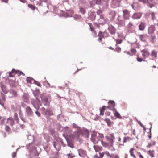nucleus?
I'll use <instances>...</instances> for the list:
<instances>
[{
    "label": "nucleus",
    "mask_w": 158,
    "mask_h": 158,
    "mask_svg": "<svg viewBox=\"0 0 158 158\" xmlns=\"http://www.w3.org/2000/svg\"><path fill=\"white\" fill-rule=\"evenodd\" d=\"M145 27V23L141 22L139 26V29L141 31L143 30Z\"/></svg>",
    "instance_id": "nucleus-16"
},
{
    "label": "nucleus",
    "mask_w": 158,
    "mask_h": 158,
    "mask_svg": "<svg viewBox=\"0 0 158 158\" xmlns=\"http://www.w3.org/2000/svg\"><path fill=\"white\" fill-rule=\"evenodd\" d=\"M151 40L152 42H154L156 40V36L155 35H152L151 36Z\"/></svg>",
    "instance_id": "nucleus-38"
},
{
    "label": "nucleus",
    "mask_w": 158,
    "mask_h": 158,
    "mask_svg": "<svg viewBox=\"0 0 158 158\" xmlns=\"http://www.w3.org/2000/svg\"><path fill=\"white\" fill-rule=\"evenodd\" d=\"M67 144L68 146L72 148H74V146L73 144L71 142H69L68 140H67Z\"/></svg>",
    "instance_id": "nucleus-41"
},
{
    "label": "nucleus",
    "mask_w": 158,
    "mask_h": 158,
    "mask_svg": "<svg viewBox=\"0 0 158 158\" xmlns=\"http://www.w3.org/2000/svg\"><path fill=\"white\" fill-rule=\"evenodd\" d=\"M121 17L119 16L118 18V21H119V23L123 25H125V22L124 20L121 19Z\"/></svg>",
    "instance_id": "nucleus-27"
},
{
    "label": "nucleus",
    "mask_w": 158,
    "mask_h": 158,
    "mask_svg": "<svg viewBox=\"0 0 158 158\" xmlns=\"http://www.w3.org/2000/svg\"><path fill=\"white\" fill-rule=\"evenodd\" d=\"M138 5L137 3L134 2L133 4L131 5L133 9H134L135 10H137L138 9V8L136 7V6Z\"/></svg>",
    "instance_id": "nucleus-36"
},
{
    "label": "nucleus",
    "mask_w": 158,
    "mask_h": 158,
    "mask_svg": "<svg viewBox=\"0 0 158 158\" xmlns=\"http://www.w3.org/2000/svg\"><path fill=\"white\" fill-rule=\"evenodd\" d=\"M34 95L35 96H37L39 94V91L38 90H35L33 92Z\"/></svg>",
    "instance_id": "nucleus-43"
},
{
    "label": "nucleus",
    "mask_w": 158,
    "mask_h": 158,
    "mask_svg": "<svg viewBox=\"0 0 158 158\" xmlns=\"http://www.w3.org/2000/svg\"><path fill=\"white\" fill-rule=\"evenodd\" d=\"M71 136L72 138L77 139L79 136V133L77 131L75 132L73 134H72Z\"/></svg>",
    "instance_id": "nucleus-17"
},
{
    "label": "nucleus",
    "mask_w": 158,
    "mask_h": 158,
    "mask_svg": "<svg viewBox=\"0 0 158 158\" xmlns=\"http://www.w3.org/2000/svg\"><path fill=\"white\" fill-rule=\"evenodd\" d=\"M123 17L126 20L129 19L130 16V12L127 10H125L123 11Z\"/></svg>",
    "instance_id": "nucleus-3"
},
{
    "label": "nucleus",
    "mask_w": 158,
    "mask_h": 158,
    "mask_svg": "<svg viewBox=\"0 0 158 158\" xmlns=\"http://www.w3.org/2000/svg\"><path fill=\"white\" fill-rule=\"evenodd\" d=\"M13 71L15 72V74H17L18 76H20L21 75L25 76V74L22 71L18 70H16L14 68L13 69Z\"/></svg>",
    "instance_id": "nucleus-13"
},
{
    "label": "nucleus",
    "mask_w": 158,
    "mask_h": 158,
    "mask_svg": "<svg viewBox=\"0 0 158 158\" xmlns=\"http://www.w3.org/2000/svg\"><path fill=\"white\" fill-rule=\"evenodd\" d=\"M28 7L31 9L32 10H35V6L31 4H28L27 5Z\"/></svg>",
    "instance_id": "nucleus-34"
},
{
    "label": "nucleus",
    "mask_w": 158,
    "mask_h": 158,
    "mask_svg": "<svg viewBox=\"0 0 158 158\" xmlns=\"http://www.w3.org/2000/svg\"><path fill=\"white\" fill-rule=\"evenodd\" d=\"M16 155V153L15 152H14L12 154V157L13 158H15Z\"/></svg>",
    "instance_id": "nucleus-57"
},
{
    "label": "nucleus",
    "mask_w": 158,
    "mask_h": 158,
    "mask_svg": "<svg viewBox=\"0 0 158 158\" xmlns=\"http://www.w3.org/2000/svg\"><path fill=\"white\" fill-rule=\"evenodd\" d=\"M135 149L133 148H132L130 149L129 151V152L131 156L134 158H136V156L134 154V151Z\"/></svg>",
    "instance_id": "nucleus-20"
},
{
    "label": "nucleus",
    "mask_w": 158,
    "mask_h": 158,
    "mask_svg": "<svg viewBox=\"0 0 158 158\" xmlns=\"http://www.w3.org/2000/svg\"><path fill=\"white\" fill-rule=\"evenodd\" d=\"M111 34H114L116 32V30L115 28L113 26L110 27L108 28Z\"/></svg>",
    "instance_id": "nucleus-14"
},
{
    "label": "nucleus",
    "mask_w": 158,
    "mask_h": 158,
    "mask_svg": "<svg viewBox=\"0 0 158 158\" xmlns=\"http://www.w3.org/2000/svg\"><path fill=\"white\" fill-rule=\"evenodd\" d=\"M149 15L151 17L152 19L154 20L156 19V13L154 12H151L149 14Z\"/></svg>",
    "instance_id": "nucleus-26"
},
{
    "label": "nucleus",
    "mask_w": 158,
    "mask_h": 158,
    "mask_svg": "<svg viewBox=\"0 0 158 158\" xmlns=\"http://www.w3.org/2000/svg\"><path fill=\"white\" fill-rule=\"evenodd\" d=\"M155 143L154 142H153V144H149L147 146V147L148 148H150V147H152V146L153 145H155Z\"/></svg>",
    "instance_id": "nucleus-56"
},
{
    "label": "nucleus",
    "mask_w": 158,
    "mask_h": 158,
    "mask_svg": "<svg viewBox=\"0 0 158 158\" xmlns=\"http://www.w3.org/2000/svg\"><path fill=\"white\" fill-rule=\"evenodd\" d=\"M102 13V11L101 10H98L97 11V13L98 15H100Z\"/></svg>",
    "instance_id": "nucleus-59"
},
{
    "label": "nucleus",
    "mask_w": 158,
    "mask_h": 158,
    "mask_svg": "<svg viewBox=\"0 0 158 158\" xmlns=\"http://www.w3.org/2000/svg\"><path fill=\"white\" fill-rule=\"evenodd\" d=\"M157 52L155 50L152 51L151 53V56L153 58H156L157 57Z\"/></svg>",
    "instance_id": "nucleus-15"
},
{
    "label": "nucleus",
    "mask_w": 158,
    "mask_h": 158,
    "mask_svg": "<svg viewBox=\"0 0 158 158\" xmlns=\"http://www.w3.org/2000/svg\"><path fill=\"white\" fill-rule=\"evenodd\" d=\"M120 1L118 0H112V4L115 6L118 7L120 6Z\"/></svg>",
    "instance_id": "nucleus-18"
},
{
    "label": "nucleus",
    "mask_w": 158,
    "mask_h": 158,
    "mask_svg": "<svg viewBox=\"0 0 158 158\" xmlns=\"http://www.w3.org/2000/svg\"><path fill=\"white\" fill-rule=\"evenodd\" d=\"M14 120L17 122V123H19V118L18 114L17 113H15L14 114Z\"/></svg>",
    "instance_id": "nucleus-30"
},
{
    "label": "nucleus",
    "mask_w": 158,
    "mask_h": 158,
    "mask_svg": "<svg viewBox=\"0 0 158 158\" xmlns=\"http://www.w3.org/2000/svg\"><path fill=\"white\" fill-rule=\"evenodd\" d=\"M98 36L99 38H103L104 37L103 32H102V31H100L99 32V34L98 35Z\"/></svg>",
    "instance_id": "nucleus-45"
},
{
    "label": "nucleus",
    "mask_w": 158,
    "mask_h": 158,
    "mask_svg": "<svg viewBox=\"0 0 158 158\" xmlns=\"http://www.w3.org/2000/svg\"><path fill=\"white\" fill-rule=\"evenodd\" d=\"M94 148L96 152H98L101 150L102 148V147L98 146L97 145H94Z\"/></svg>",
    "instance_id": "nucleus-29"
},
{
    "label": "nucleus",
    "mask_w": 158,
    "mask_h": 158,
    "mask_svg": "<svg viewBox=\"0 0 158 158\" xmlns=\"http://www.w3.org/2000/svg\"><path fill=\"white\" fill-rule=\"evenodd\" d=\"M5 128L6 131L7 132H10L11 130L10 127L8 125H6Z\"/></svg>",
    "instance_id": "nucleus-42"
},
{
    "label": "nucleus",
    "mask_w": 158,
    "mask_h": 158,
    "mask_svg": "<svg viewBox=\"0 0 158 158\" xmlns=\"http://www.w3.org/2000/svg\"><path fill=\"white\" fill-rule=\"evenodd\" d=\"M124 52L126 53L128 55H129L131 56H132V54L129 51H125Z\"/></svg>",
    "instance_id": "nucleus-58"
},
{
    "label": "nucleus",
    "mask_w": 158,
    "mask_h": 158,
    "mask_svg": "<svg viewBox=\"0 0 158 158\" xmlns=\"http://www.w3.org/2000/svg\"><path fill=\"white\" fill-rule=\"evenodd\" d=\"M101 143L103 146L105 147H106L109 146V143L105 141L102 140Z\"/></svg>",
    "instance_id": "nucleus-35"
},
{
    "label": "nucleus",
    "mask_w": 158,
    "mask_h": 158,
    "mask_svg": "<svg viewBox=\"0 0 158 158\" xmlns=\"http://www.w3.org/2000/svg\"><path fill=\"white\" fill-rule=\"evenodd\" d=\"M141 52L142 53V56L144 58L148 57L150 55L149 51L146 49L141 50Z\"/></svg>",
    "instance_id": "nucleus-5"
},
{
    "label": "nucleus",
    "mask_w": 158,
    "mask_h": 158,
    "mask_svg": "<svg viewBox=\"0 0 158 158\" xmlns=\"http://www.w3.org/2000/svg\"><path fill=\"white\" fill-rule=\"evenodd\" d=\"M116 45L117 44H121L122 42V40L121 39H117L116 40Z\"/></svg>",
    "instance_id": "nucleus-50"
},
{
    "label": "nucleus",
    "mask_w": 158,
    "mask_h": 158,
    "mask_svg": "<svg viewBox=\"0 0 158 158\" xmlns=\"http://www.w3.org/2000/svg\"><path fill=\"white\" fill-rule=\"evenodd\" d=\"M114 50L118 52H119L121 51V48L119 46L117 47Z\"/></svg>",
    "instance_id": "nucleus-44"
},
{
    "label": "nucleus",
    "mask_w": 158,
    "mask_h": 158,
    "mask_svg": "<svg viewBox=\"0 0 158 158\" xmlns=\"http://www.w3.org/2000/svg\"><path fill=\"white\" fill-rule=\"evenodd\" d=\"M105 137L106 140L110 143L111 145H112L115 139L114 134H110L108 136H106Z\"/></svg>",
    "instance_id": "nucleus-1"
},
{
    "label": "nucleus",
    "mask_w": 158,
    "mask_h": 158,
    "mask_svg": "<svg viewBox=\"0 0 158 158\" xmlns=\"http://www.w3.org/2000/svg\"><path fill=\"white\" fill-rule=\"evenodd\" d=\"M53 145L55 148L57 150H58L60 149V146L58 142H54Z\"/></svg>",
    "instance_id": "nucleus-23"
},
{
    "label": "nucleus",
    "mask_w": 158,
    "mask_h": 158,
    "mask_svg": "<svg viewBox=\"0 0 158 158\" xmlns=\"http://www.w3.org/2000/svg\"><path fill=\"white\" fill-rule=\"evenodd\" d=\"M7 123L9 124L11 126H13L15 124L14 120L13 118L11 117H10L7 119Z\"/></svg>",
    "instance_id": "nucleus-10"
},
{
    "label": "nucleus",
    "mask_w": 158,
    "mask_h": 158,
    "mask_svg": "<svg viewBox=\"0 0 158 158\" xmlns=\"http://www.w3.org/2000/svg\"><path fill=\"white\" fill-rule=\"evenodd\" d=\"M155 30V26L154 25H151L148 28V33L150 34H153Z\"/></svg>",
    "instance_id": "nucleus-4"
},
{
    "label": "nucleus",
    "mask_w": 158,
    "mask_h": 158,
    "mask_svg": "<svg viewBox=\"0 0 158 158\" xmlns=\"http://www.w3.org/2000/svg\"><path fill=\"white\" fill-rule=\"evenodd\" d=\"M104 121L106 122L108 126L109 127L111 126L112 124L114 123V122H111L109 119L106 118L105 119Z\"/></svg>",
    "instance_id": "nucleus-22"
},
{
    "label": "nucleus",
    "mask_w": 158,
    "mask_h": 158,
    "mask_svg": "<svg viewBox=\"0 0 158 158\" xmlns=\"http://www.w3.org/2000/svg\"><path fill=\"white\" fill-rule=\"evenodd\" d=\"M131 53L132 54V55L135 54L136 52V49H135V48L131 49Z\"/></svg>",
    "instance_id": "nucleus-47"
},
{
    "label": "nucleus",
    "mask_w": 158,
    "mask_h": 158,
    "mask_svg": "<svg viewBox=\"0 0 158 158\" xmlns=\"http://www.w3.org/2000/svg\"><path fill=\"white\" fill-rule=\"evenodd\" d=\"M142 15V14L140 12L135 13H134L132 16V18L133 19H140Z\"/></svg>",
    "instance_id": "nucleus-7"
},
{
    "label": "nucleus",
    "mask_w": 158,
    "mask_h": 158,
    "mask_svg": "<svg viewBox=\"0 0 158 158\" xmlns=\"http://www.w3.org/2000/svg\"><path fill=\"white\" fill-rule=\"evenodd\" d=\"M42 110L44 113L45 115L47 116H50L53 115V113L52 111L49 110H45L44 108H42Z\"/></svg>",
    "instance_id": "nucleus-2"
},
{
    "label": "nucleus",
    "mask_w": 158,
    "mask_h": 158,
    "mask_svg": "<svg viewBox=\"0 0 158 158\" xmlns=\"http://www.w3.org/2000/svg\"><path fill=\"white\" fill-rule=\"evenodd\" d=\"M80 12L82 14H84L85 13V9L82 7H80Z\"/></svg>",
    "instance_id": "nucleus-37"
},
{
    "label": "nucleus",
    "mask_w": 158,
    "mask_h": 158,
    "mask_svg": "<svg viewBox=\"0 0 158 158\" xmlns=\"http://www.w3.org/2000/svg\"><path fill=\"white\" fill-rule=\"evenodd\" d=\"M36 2V5L40 6L42 5V2L47 3L48 2V0H39Z\"/></svg>",
    "instance_id": "nucleus-21"
},
{
    "label": "nucleus",
    "mask_w": 158,
    "mask_h": 158,
    "mask_svg": "<svg viewBox=\"0 0 158 158\" xmlns=\"http://www.w3.org/2000/svg\"><path fill=\"white\" fill-rule=\"evenodd\" d=\"M132 26L133 25L131 23H129L127 25V27L128 28H131Z\"/></svg>",
    "instance_id": "nucleus-63"
},
{
    "label": "nucleus",
    "mask_w": 158,
    "mask_h": 158,
    "mask_svg": "<svg viewBox=\"0 0 158 158\" xmlns=\"http://www.w3.org/2000/svg\"><path fill=\"white\" fill-rule=\"evenodd\" d=\"M103 35L104 37H107L109 36V35L107 32H103Z\"/></svg>",
    "instance_id": "nucleus-52"
},
{
    "label": "nucleus",
    "mask_w": 158,
    "mask_h": 158,
    "mask_svg": "<svg viewBox=\"0 0 158 158\" xmlns=\"http://www.w3.org/2000/svg\"><path fill=\"white\" fill-rule=\"evenodd\" d=\"M118 141L119 145H124V143H123V141H121V138L120 137H119Z\"/></svg>",
    "instance_id": "nucleus-46"
},
{
    "label": "nucleus",
    "mask_w": 158,
    "mask_h": 158,
    "mask_svg": "<svg viewBox=\"0 0 158 158\" xmlns=\"http://www.w3.org/2000/svg\"><path fill=\"white\" fill-rule=\"evenodd\" d=\"M5 96L4 95L2 96V99L0 98V104L2 106H4V103L3 101H5Z\"/></svg>",
    "instance_id": "nucleus-28"
},
{
    "label": "nucleus",
    "mask_w": 158,
    "mask_h": 158,
    "mask_svg": "<svg viewBox=\"0 0 158 158\" xmlns=\"http://www.w3.org/2000/svg\"><path fill=\"white\" fill-rule=\"evenodd\" d=\"M154 151L149 150L148 151V153H149V155H150V156L151 157H154Z\"/></svg>",
    "instance_id": "nucleus-40"
},
{
    "label": "nucleus",
    "mask_w": 158,
    "mask_h": 158,
    "mask_svg": "<svg viewBox=\"0 0 158 158\" xmlns=\"http://www.w3.org/2000/svg\"><path fill=\"white\" fill-rule=\"evenodd\" d=\"M78 152L79 156L81 157H85L87 156L86 152L82 149H78Z\"/></svg>",
    "instance_id": "nucleus-6"
},
{
    "label": "nucleus",
    "mask_w": 158,
    "mask_h": 158,
    "mask_svg": "<svg viewBox=\"0 0 158 158\" xmlns=\"http://www.w3.org/2000/svg\"><path fill=\"white\" fill-rule=\"evenodd\" d=\"M137 156L139 157V158H144L143 156L140 152H137Z\"/></svg>",
    "instance_id": "nucleus-49"
},
{
    "label": "nucleus",
    "mask_w": 158,
    "mask_h": 158,
    "mask_svg": "<svg viewBox=\"0 0 158 158\" xmlns=\"http://www.w3.org/2000/svg\"><path fill=\"white\" fill-rule=\"evenodd\" d=\"M105 154V153H104V152H102V153H101V152H100L99 153V155H100V156L102 158V157H103L104 155Z\"/></svg>",
    "instance_id": "nucleus-62"
},
{
    "label": "nucleus",
    "mask_w": 158,
    "mask_h": 158,
    "mask_svg": "<svg viewBox=\"0 0 158 158\" xmlns=\"http://www.w3.org/2000/svg\"><path fill=\"white\" fill-rule=\"evenodd\" d=\"M146 3H147V6L149 8H152L155 6V4L152 3L153 0H147Z\"/></svg>",
    "instance_id": "nucleus-11"
},
{
    "label": "nucleus",
    "mask_w": 158,
    "mask_h": 158,
    "mask_svg": "<svg viewBox=\"0 0 158 158\" xmlns=\"http://www.w3.org/2000/svg\"><path fill=\"white\" fill-rule=\"evenodd\" d=\"M21 109H20L19 110V116H20V119L23 121L24 122H25V119H24V118L23 117V115L21 114Z\"/></svg>",
    "instance_id": "nucleus-39"
},
{
    "label": "nucleus",
    "mask_w": 158,
    "mask_h": 158,
    "mask_svg": "<svg viewBox=\"0 0 158 158\" xmlns=\"http://www.w3.org/2000/svg\"><path fill=\"white\" fill-rule=\"evenodd\" d=\"M91 140L94 143L96 144L98 141V138L95 135H93L91 137Z\"/></svg>",
    "instance_id": "nucleus-8"
},
{
    "label": "nucleus",
    "mask_w": 158,
    "mask_h": 158,
    "mask_svg": "<svg viewBox=\"0 0 158 158\" xmlns=\"http://www.w3.org/2000/svg\"><path fill=\"white\" fill-rule=\"evenodd\" d=\"M35 113L37 114V115L38 116L40 117V112H38L37 111H35Z\"/></svg>",
    "instance_id": "nucleus-64"
},
{
    "label": "nucleus",
    "mask_w": 158,
    "mask_h": 158,
    "mask_svg": "<svg viewBox=\"0 0 158 158\" xmlns=\"http://www.w3.org/2000/svg\"><path fill=\"white\" fill-rule=\"evenodd\" d=\"M109 105L106 106V108L109 109H110L111 108L113 107L115 105V102L113 101L110 100L108 102Z\"/></svg>",
    "instance_id": "nucleus-12"
},
{
    "label": "nucleus",
    "mask_w": 158,
    "mask_h": 158,
    "mask_svg": "<svg viewBox=\"0 0 158 158\" xmlns=\"http://www.w3.org/2000/svg\"><path fill=\"white\" fill-rule=\"evenodd\" d=\"M26 80L28 83L30 84H32L34 83V82H35V80L31 77H27Z\"/></svg>",
    "instance_id": "nucleus-25"
},
{
    "label": "nucleus",
    "mask_w": 158,
    "mask_h": 158,
    "mask_svg": "<svg viewBox=\"0 0 158 158\" xmlns=\"http://www.w3.org/2000/svg\"><path fill=\"white\" fill-rule=\"evenodd\" d=\"M67 156L68 158H73L74 157V155L72 153L68 154Z\"/></svg>",
    "instance_id": "nucleus-48"
},
{
    "label": "nucleus",
    "mask_w": 158,
    "mask_h": 158,
    "mask_svg": "<svg viewBox=\"0 0 158 158\" xmlns=\"http://www.w3.org/2000/svg\"><path fill=\"white\" fill-rule=\"evenodd\" d=\"M112 157L113 158H120L119 156L117 155H113Z\"/></svg>",
    "instance_id": "nucleus-61"
},
{
    "label": "nucleus",
    "mask_w": 158,
    "mask_h": 158,
    "mask_svg": "<svg viewBox=\"0 0 158 158\" xmlns=\"http://www.w3.org/2000/svg\"><path fill=\"white\" fill-rule=\"evenodd\" d=\"M106 107V106H102V108H100V115H104Z\"/></svg>",
    "instance_id": "nucleus-24"
},
{
    "label": "nucleus",
    "mask_w": 158,
    "mask_h": 158,
    "mask_svg": "<svg viewBox=\"0 0 158 158\" xmlns=\"http://www.w3.org/2000/svg\"><path fill=\"white\" fill-rule=\"evenodd\" d=\"M137 60L139 62H142V61H143V59L142 58H139L138 57L137 58Z\"/></svg>",
    "instance_id": "nucleus-54"
},
{
    "label": "nucleus",
    "mask_w": 158,
    "mask_h": 158,
    "mask_svg": "<svg viewBox=\"0 0 158 158\" xmlns=\"http://www.w3.org/2000/svg\"><path fill=\"white\" fill-rule=\"evenodd\" d=\"M34 83L39 86L41 87V86L40 83L37 81H35V82H34Z\"/></svg>",
    "instance_id": "nucleus-53"
},
{
    "label": "nucleus",
    "mask_w": 158,
    "mask_h": 158,
    "mask_svg": "<svg viewBox=\"0 0 158 158\" xmlns=\"http://www.w3.org/2000/svg\"><path fill=\"white\" fill-rule=\"evenodd\" d=\"M74 17L76 19H79L81 18V16L78 15H75Z\"/></svg>",
    "instance_id": "nucleus-55"
},
{
    "label": "nucleus",
    "mask_w": 158,
    "mask_h": 158,
    "mask_svg": "<svg viewBox=\"0 0 158 158\" xmlns=\"http://www.w3.org/2000/svg\"><path fill=\"white\" fill-rule=\"evenodd\" d=\"M104 153L105 154L108 156L111 157L112 156H111V155L110 154L109 152L108 151H106L104 152Z\"/></svg>",
    "instance_id": "nucleus-51"
},
{
    "label": "nucleus",
    "mask_w": 158,
    "mask_h": 158,
    "mask_svg": "<svg viewBox=\"0 0 158 158\" xmlns=\"http://www.w3.org/2000/svg\"><path fill=\"white\" fill-rule=\"evenodd\" d=\"M132 140V139L129 137H124L123 139V143H126Z\"/></svg>",
    "instance_id": "nucleus-33"
},
{
    "label": "nucleus",
    "mask_w": 158,
    "mask_h": 158,
    "mask_svg": "<svg viewBox=\"0 0 158 158\" xmlns=\"http://www.w3.org/2000/svg\"><path fill=\"white\" fill-rule=\"evenodd\" d=\"M9 74L8 77H15V75L14 74H13V73H14L15 74V72L14 71H13V69H12L11 71L9 72L8 73Z\"/></svg>",
    "instance_id": "nucleus-32"
},
{
    "label": "nucleus",
    "mask_w": 158,
    "mask_h": 158,
    "mask_svg": "<svg viewBox=\"0 0 158 158\" xmlns=\"http://www.w3.org/2000/svg\"><path fill=\"white\" fill-rule=\"evenodd\" d=\"M11 109L12 110H13L14 111H15V106L14 105H11Z\"/></svg>",
    "instance_id": "nucleus-60"
},
{
    "label": "nucleus",
    "mask_w": 158,
    "mask_h": 158,
    "mask_svg": "<svg viewBox=\"0 0 158 158\" xmlns=\"http://www.w3.org/2000/svg\"><path fill=\"white\" fill-rule=\"evenodd\" d=\"M26 111L27 115L28 116H32L33 114V112L32 109L29 106H27L26 108Z\"/></svg>",
    "instance_id": "nucleus-9"
},
{
    "label": "nucleus",
    "mask_w": 158,
    "mask_h": 158,
    "mask_svg": "<svg viewBox=\"0 0 158 158\" xmlns=\"http://www.w3.org/2000/svg\"><path fill=\"white\" fill-rule=\"evenodd\" d=\"M139 38L142 41L145 42L146 40V36L144 35H140Z\"/></svg>",
    "instance_id": "nucleus-31"
},
{
    "label": "nucleus",
    "mask_w": 158,
    "mask_h": 158,
    "mask_svg": "<svg viewBox=\"0 0 158 158\" xmlns=\"http://www.w3.org/2000/svg\"><path fill=\"white\" fill-rule=\"evenodd\" d=\"M114 114L116 117L119 119H121L122 118V116H121L120 114L116 110L114 109Z\"/></svg>",
    "instance_id": "nucleus-19"
}]
</instances>
